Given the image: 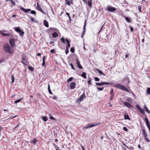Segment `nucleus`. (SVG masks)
Segmentation results:
<instances>
[{
    "mask_svg": "<svg viewBox=\"0 0 150 150\" xmlns=\"http://www.w3.org/2000/svg\"><path fill=\"white\" fill-rule=\"evenodd\" d=\"M4 50L6 52H9L10 54H11L12 52L10 51V47L9 45L7 43L4 44Z\"/></svg>",
    "mask_w": 150,
    "mask_h": 150,
    "instance_id": "nucleus-1",
    "label": "nucleus"
},
{
    "mask_svg": "<svg viewBox=\"0 0 150 150\" xmlns=\"http://www.w3.org/2000/svg\"><path fill=\"white\" fill-rule=\"evenodd\" d=\"M100 124V122L93 123H92V124H91V125H90L86 126L85 127H83V129L84 131H85L88 128L95 127V126H97Z\"/></svg>",
    "mask_w": 150,
    "mask_h": 150,
    "instance_id": "nucleus-2",
    "label": "nucleus"
},
{
    "mask_svg": "<svg viewBox=\"0 0 150 150\" xmlns=\"http://www.w3.org/2000/svg\"><path fill=\"white\" fill-rule=\"evenodd\" d=\"M115 87L118 88L124 91L127 92H128V89L126 87L122 85H120L118 84H115Z\"/></svg>",
    "mask_w": 150,
    "mask_h": 150,
    "instance_id": "nucleus-3",
    "label": "nucleus"
},
{
    "mask_svg": "<svg viewBox=\"0 0 150 150\" xmlns=\"http://www.w3.org/2000/svg\"><path fill=\"white\" fill-rule=\"evenodd\" d=\"M22 60L21 61V62L25 65H27L28 64V62L27 60L28 58L24 54H23L22 55Z\"/></svg>",
    "mask_w": 150,
    "mask_h": 150,
    "instance_id": "nucleus-4",
    "label": "nucleus"
},
{
    "mask_svg": "<svg viewBox=\"0 0 150 150\" xmlns=\"http://www.w3.org/2000/svg\"><path fill=\"white\" fill-rule=\"evenodd\" d=\"M105 9L108 10L109 11L111 12H113L115 11L116 9L115 8L109 5Z\"/></svg>",
    "mask_w": 150,
    "mask_h": 150,
    "instance_id": "nucleus-5",
    "label": "nucleus"
},
{
    "mask_svg": "<svg viewBox=\"0 0 150 150\" xmlns=\"http://www.w3.org/2000/svg\"><path fill=\"white\" fill-rule=\"evenodd\" d=\"M75 61L77 66L80 69H82L83 68L81 65L80 62L79 60V58L77 57H76L75 58Z\"/></svg>",
    "mask_w": 150,
    "mask_h": 150,
    "instance_id": "nucleus-6",
    "label": "nucleus"
},
{
    "mask_svg": "<svg viewBox=\"0 0 150 150\" xmlns=\"http://www.w3.org/2000/svg\"><path fill=\"white\" fill-rule=\"evenodd\" d=\"M86 21L85 20V23L84 24V25H83V31L82 33V34L81 35V38H83V36L85 34V33L86 31V29H85V27L86 25Z\"/></svg>",
    "mask_w": 150,
    "mask_h": 150,
    "instance_id": "nucleus-7",
    "label": "nucleus"
},
{
    "mask_svg": "<svg viewBox=\"0 0 150 150\" xmlns=\"http://www.w3.org/2000/svg\"><path fill=\"white\" fill-rule=\"evenodd\" d=\"M96 84L97 86H102L104 84L108 85V84H110V83H106V82H102L100 83H96Z\"/></svg>",
    "mask_w": 150,
    "mask_h": 150,
    "instance_id": "nucleus-8",
    "label": "nucleus"
},
{
    "mask_svg": "<svg viewBox=\"0 0 150 150\" xmlns=\"http://www.w3.org/2000/svg\"><path fill=\"white\" fill-rule=\"evenodd\" d=\"M145 121L146 122V126L149 129V131H150V125L149 122V121L148 120V119L147 118H145L144 119Z\"/></svg>",
    "mask_w": 150,
    "mask_h": 150,
    "instance_id": "nucleus-9",
    "label": "nucleus"
},
{
    "mask_svg": "<svg viewBox=\"0 0 150 150\" xmlns=\"http://www.w3.org/2000/svg\"><path fill=\"white\" fill-rule=\"evenodd\" d=\"M9 42L11 47H13L15 45V40L14 39H10Z\"/></svg>",
    "mask_w": 150,
    "mask_h": 150,
    "instance_id": "nucleus-10",
    "label": "nucleus"
},
{
    "mask_svg": "<svg viewBox=\"0 0 150 150\" xmlns=\"http://www.w3.org/2000/svg\"><path fill=\"white\" fill-rule=\"evenodd\" d=\"M20 8L23 11L26 13L30 12L31 11V9H30L28 8L27 9H25L23 7H20Z\"/></svg>",
    "mask_w": 150,
    "mask_h": 150,
    "instance_id": "nucleus-11",
    "label": "nucleus"
},
{
    "mask_svg": "<svg viewBox=\"0 0 150 150\" xmlns=\"http://www.w3.org/2000/svg\"><path fill=\"white\" fill-rule=\"evenodd\" d=\"M15 30L17 32L20 33L21 35H23L24 34V32L23 31H21L20 29L18 28H17L15 29Z\"/></svg>",
    "mask_w": 150,
    "mask_h": 150,
    "instance_id": "nucleus-12",
    "label": "nucleus"
},
{
    "mask_svg": "<svg viewBox=\"0 0 150 150\" xmlns=\"http://www.w3.org/2000/svg\"><path fill=\"white\" fill-rule=\"evenodd\" d=\"M125 105L129 108H132V106L129 103L127 102L124 103Z\"/></svg>",
    "mask_w": 150,
    "mask_h": 150,
    "instance_id": "nucleus-13",
    "label": "nucleus"
},
{
    "mask_svg": "<svg viewBox=\"0 0 150 150\" xmlns=\"http://www.w3.org/2000/svg\"><path fill=\"white\" fill-rule=\"evenodd\" d=\"M86 96L85 95V93H83L82 95L79 99H78L80 101H82L83 99L84 98H86Z\"/></svg>",
    "mask_w": 150,
    "mask_h": 150,
    "instance_id": "nucleus-14",
    "label": "nucleus"
},
{
    "mask_svg": "<svg viewBox=\"0 0 150 150\" xmlns=\"http://www.w3.org/2000/svg\"><path fill=\"white\" fill-rule=\"evenodd\" d=\"M75 86V83L74 82H71L70 85V88L71 89H73Z\"/></svg>",
    "mask_w": 150,
    "mask_h": 150,
    "instance_id": "nucleus-15",
    "label": "nucleus"
},
{
    "mask_svg": "<svg viewBox=\"0 0 150 150\" xmlns=\"http://www.w3.org/2000/svg\"><path fill=\"white\" fill-rule=\"evenodd\" d=\"M92 0H88V4L89 6L90 7H92Z\"/></svg>",
    "mask_w": 150,
    "mask_h": 150,
    "instance_id": "nucleus-16",
    "label": "nucleus"
},
{
    "mask_svg": "<svg viewBox=\"0 0 150 150\" xmlns=\"http://www.w3.org/2000/svg\"><path fill=\"white\" fill-rule=\"evenodd\" d=\"M44 24L46 27H48V22L46 20H45L44 21Z\"/></svg>",
    "mask_w": 150,
    "mask_h": 150,
    "instance_id": "nucleus-17",
    "label": "nucleus"
},
{
    "mask_svg": "<svg viewBox=\"0 0 150 150\" xmlns=\"http://www.w3.org/2000/svg\"><path fill=\"white\" fill-rule=\"evenodd\" d=\"M1 35L3 36H10L11 34L9 33H1Z\"/></svg>",
    "mask_w": 150,
    "mask_h": 150,
    "instance_id": "nucleus-18",
    "label": "nucleus"
},
{
    "mask_svg": "<svg viewBox=\"0 0 150 150\" xmlns=\"http://www.w3.org/2000/svg\"><path fill=\"white\" fill-rule=\"evenodd\" d=\"M23 97L22 98H21L15 101H14V103H15L16 104L20 102L23 99Z\"/></svg>",
    "mask_w": 150,
    "mask_h": 150,
    "instance_id": "nucleus-19",
    "label": "nucleus"
},
{
    "mask_svg": "<svg viewBox=\"0 0 150 150\" xmlns=\"http://www.w3.org/2000/svg\"><path fill=\"white\" fill-rule=\"evenodd\" d=\"M81 76L84 79L86 78V74L85 72H83L82 74L81 75Z\"/></svg>",
    "mask_w": 150,
    "mask_h": 150,
    "instance_id": "nucleus-20",
    "label": "nucleus"
},
{
    "mask_svg": "<svg viewBox=\"0 0 150 150\" xmlns=\"http://www.w3.org/2000/svg\"><path fill=\"white\" fill-rule=\"evenodd\" d=\"M52 35L54 38H55L58 36V35L56 32H55L52 34Z\"/></svg>",
    "mask_w": 150,
    "mask_h": 150,
    "instance_id": "nucleus-21",
    "label": "nucleus"
},
{
    "mask_svg": "<svg viewBox=\"0 0 150 150\" xmlns=\"http://www.w3.org/2000/svg\"><path fill=\"white\" fill-rule=\"evenodd\" d=\"M66 41L67 43V48H70V42L69 40H67V39H66Z\"/></svg>",
    "mask_w": 150,
    "mask_h": 150,
    "instance_id": "nucleus-22",
    "label": "nucleus"
},
{
    "mask_svg": "<svg viewBox=\"0 0 150 150\" xmlns=\"http://www.w3.org/2000/svg\"><path fill=\"white\" fill-rule=\"evenodd\" d=\"M97 70L98 71V72L99 73L100 75H103V76H105V74L103 72L100 70H99L98 69H97Z\"/></svg>",
    "mask_w": 150,
    "mask_h": 150,
    "instance_id": "nucleus-23",
    "label": "nucleus"
},
{
    "mask_svg": "<svg viewBox=\"0 0 150 150\" xmlns=\"http://www.w3.org/2000/svg\"><path fill=\"white\" fill-rule=\"evenodd\" d=\"M144 108L145 109L146 111L148 113H149V110L147 108L145 105H144Z\"/></svg>",
    "mask_w": 150,
    "mask_h": 150,
    "instance_id": "nucleus-24",
    "label": "nucleus"
},
{
    "mask_svg": "<svg viewBox=\"0 0 150 150\" xmlns=\"http://www.w3.org/2000/svg\"><path fill=\"white\" fill-rule=\"evenodd\" d=\"M48 91H49V93L50 94H52V91L50 89V85L49 84H48Z\"/></svg>",
    "mask_w": 150,
    "mask_h": 150,
    "instance_id": "nucleus-25",
    "label": "nucleus"
},
{
    "mask_svg": "<svg viewBox=\"0 0 150 150\" xmlns=\"http://www.w3.org/2000/svg\"><path fill=\"white\" fill-rule=\"evenodd\" d=\"M65 2H66L65 4H67L69 6L70 5V1L68 0H65Z\"/></svg>",
    "mask_w": 150,
    "mask_h": 150,
    "instance_id": "nucleus-26",
    "label": "nucleus"
},
{
    "mask_svg": "<svg viewBox=\"0 0 150 150\" xmlns=\"http://www.w3.org/2000/svg\"><path fill=\"white\" fill-rule=\"evenodd\" d=\"M125 19L129 23L131 22V19L129 18L128 17H125Z\"/></svg>",
    "mask_w": 150,
    "mask_h": 150,
    "instance_id": "nucleus-27",
    "label": "nucleus"
},
{
    "mask_svg": "<svg viewBox=\"0 0 150 150\" xmlns=\"http://www.w3.org/2000/svg\"><path fill=\"white\" fill-rule=\"evenodd\" d=\"M124 119H130V118L128 116V115H126V114H125L124 115Z\"/></svg>",
    "mask_w": 150,
    "mask_h": 150,
    "instance_id": "nucleus-28",
    "label": "nucleus"
},
{
    "mask_svg": "<svg viewBox=\"0 0 150 150\" xmlns=\"http://www.w3.org/2000/svg\"><path fill=\"white\" fill-rule=\"evenodd\" d=\"M146 93L147 94H150V88L149 87L147 88Z\"/></svg>",
    "mask_w": 150,
    "mask_h": 150,
    "instance_id": "nucleus-29",
    "label": "nucleus"
},
{
    "mask_svg": "<svg viewBox=\"0 0 150 150\" xmlns=\"http://www.w3.org/2000/svg\"><path fill=\"white\" fill-rule=\"evenodd\" d=\"M92 80V79L89 78L88 81V84L89 85H91V80Z\"/></svg>",
    "mask_w": 150,
    "mask_h": 150,
    "instance_id": "nucleus-30",
    "label": "nucleus"
},
{
    "mask_svg": "<svg viewBox=\"0 0 150 150\" xmlns=\"http://www.w3.org/2000/svg\"><path fill=\"white\" fill-rule=\"evenodd\" d=\"M136 107L137 109L139 110H141V108L140 107V106L138 104L137 105H136Z\"/></svg>",
    "mask_w": 150,
    "mask_h": 150,
    "instance_id": "nucleus-31",
    "label": "nucleus"
},
{
    "mask_svg": "<svg viewBox=\"0 0 150 150\" xmlns=\"http://www.w3.org/2000/svg\"><path fill=\"white\" fill-rule=\"evenodd\" d=\"M37 8L38 9V10H41L42 8L40 7V5L39 4H37Z\"/></svg>",
    "mask_w": 150,
    "mask_h": 150,
    "instance_id": "nucleus-32",
    "label": "nucleus"
},
{
    "mask_svg": "<svg viewBox=\"0 0 150 150\" xmlns=\"http://www.w3.org/2000/svg\"><path fill=\"white\" fill-rule=\"evenodd\" d=\"M42 119L44 121H47V118L46 116L43 117Z\"/></svg>",
    "mask_w": 150,
    "mask_h": 150,
    "instance_id": "nucleus-33",
    "label": "nucleus"
},
{
    "mask_svg": "<svg viewBox=\"0 0 150 150\" xmlns=\"http://www.w3.org/2000/svg\"><path fill=\"white\" fill-rule=\"evenodd\" d=\"M61 41L62 42L64 43H65V40L64 38H62L60 39Z\"/></svg>",
    "mask_w": 150,
    "mask_h": 150,
    "instance_id": "nucleus-34",
    "label": "nucleus"
},
{
    "mask_svg": "<svg viewBox=\"0 0 150 150\" xmlns=\"http://www.w3.org/2000/svg\"><path fill=\"white\" fill-rule=\"evenodd\" d=\"M11 79L12 80V83L14 81V77L13 75L11 76Z\"/></svg>",
    "mask_w": 150,
    "mask_h": 150,
    "instance_id": "nucleus-35",
    "label": "nucleus"
},
{
    "mask_svg": "<svg viewBox=\"0 0 150 150\" xmlns=\"http://www.w3.org/2000/svg\"><path fill=\"white\" fill-rule=\"evenodd\" d=\"M31 13L32 14H33L36 15V12L35 11H33V10L31 11Z\"/></svg>",
    "mask_w": 150,
    "mask_h": 150,
    "instance_id": "nucleus-36",
    "label": "nucleus"
},
{
    "mask_svg": "<svg viewBox=\"0 0 150 150\" xmlns=\"http://www.w3.org/2000/svg\"><path fill=\"white\" fill-rule=\"evenodd\" d=\"M70 51L71 52L73 53L74 52V49L73 47H71L70 49Z\"/></svg>",
    "mask_w": 150,
    "mask_h": 150,
    "instance_id": "nucleus-37",
    "label": "nucleus"
},
{
    "mask_svg": "<svg viewBox=\"0 0 150 150\" xmlns=\"http://www.w3.org/2000/svg\"><path fill=\"white\" fill-rule=\"evenodd\" d=\"M94 79L96 81H98L99 80V79L97 77H95Z\"/></svg>",
    "mask_w": 150,
    "mask_h": 150,
    "instance_id": "nucleus-38",
    "label": "nucleus"
},
{
    "mask_svg": "<svg viewBox=\"0 0 150 150\" xmlns=\"http://www.w3.org/2000/svg\"><path fill=\"white\" fill-rule=\"evenodd\" d=\"M73 79H72V77H70V78H69L67 80V81L68 82H69L70 81H72Z\"/></svg>",
    "mask_w": 150,
    "mask_h": 150,
    "instance_id": "nucleus-39",
    "label": "nucleus"
},
{
    "mask_svg": "<svg viewBox=\"0 0 150 150\" xmlns=\"http://www.w3.org/2000/svg\"><path fill=\"white\" fill-rule=\"evenodd\" d=\"M97 89L99 91H101L103 90V88L98 87Z\"/></svg>",
    "mask_w": 150,
    "mask_h": 150,
    "instance_id": "nucleus-40",
    "label": "nucleus"
},
{
    "mask_svg": "<svg viewBox=\"0 0 150 150\" xmlns=\"http://www.w3.org/2000/svg\"><path fill=\"white\" fill-rule=\"evenodd\" d=\"M43 62L42 64V66H44L45 65V60H42Z\"/></svg>",
    "mask_w": 150,
    "mask_h": 150,
    "instance_id": "nucleus-41",
    "label": "nucleus"
},
{
    "mask_svg": "<svg viewBox=\"0 0 150 150\" xmlns=\"http://www.w3.org/2000/svg\"><path fill=\"white\" fill-rule=\"evenodd\" d=\"M28 69H29V70H30L32 71L33 70V69L32 67H31V66L29 67H28Z\"/></svg>",
    "mask_w": 150,
    "mask_h": 150,
    "instance_id": "nucleus-42",
    "label": "nucleus"
},
{
    "mask_svg": "<svg viewBox=\"0 0 150 150\" xmlns=\"http://www.w3.org/2000/svg\"><path fill=\"white\" fill-rule=\"evenodd\" d=\"M36 139L35 138L32 141V143H33L34 144H35L36 143Z\"/></svg>",
    "mask_w": 150,
    "mask_h": 150,
    "instance_id": "nucleus-43",
    "label": "nucleus"
},
{
    "mask_svg": "<svg viewBox=\"0 0 150 150\" xmlns=\"http://www.w3.org/2000/svg\"><path fill=\"white\" fill-rule=\"evenodd\" d=\"M139 111L142 114H144V111L142 110V108L141 109V110H139Z\"/></svg>",
    "mask_w": 150,
    "mask_h": 150,
    "instance_id": "nucleus-44",
    "label": "nucleus"
},
{
    "mask_svg": "<svg viewBox=\"0 0 150 150\" xmlns=\"http://www.w3.org/2000/svg\"><path fill=\"white\" fill-rule=\"evenodd\" d=\"M70 65L71 66V68L72 69H73L74 70L75 69L74 68L73 65L72 64H70Z\"/></svg>",
    "mask_w": 150,
    "mask_h": 150,
    "instance_id": "nucleus-45",
    "label": "nucleus"
},
{
    "mask_svg": "<svg viewBox=\"0 0 150 150\" xmlns=\"http://www.w3.org/2000/svg\"><path fill=\"white\" fill-rule=\"evenodd\" d=\"M142 131L143 133L144 134H146V130L145 129H143L142 130Z\"/></svg>",
    "mask_w": 150,
    "mask_h": 150,
    "instance_id": "nucleus-46",
    "label": "nucleus"
},
{
    "mask_svg": "<svg viewBox=\"0 0 150 150\" xmlns=\"http://www.w3.org/2000/svg\"><path fill=\"white\" fill-rule=\"evenodd\" d=\"M110 94L111 95H113V89L112 88L111 89V91L110 92Z\"/></svg>",
    "mask_w": 150,
    "mask_h": 150,
    "instance_id": "nucleus-47",
    "label": "nucleus"
},
{
    "mask_svg": "<svg viewBox=\"0 0 150 150\" xmlns=\"http://www.w3.org/2000/svg\"><path fill=\"white\" fill-rule=\"evenodd\" d=\"M123 129L125 131H128V129H127V128L125 127H123Z\"/></svg>",
    "mask_w": 150,
    "mask_h": 150,
    "instance_id": "nucleus-48",
    "label": "nucleus"
},
{
    "mask_svg": "<svg viewBox=\"0 0 150 150\" xmlns=\"http://www.w3.org/2000/svg\"><path fill=\"white\" fill-rule=\"evenodd\" d=\"M145 139L147 142H150L149 140V139L148 138H147V137L144 138Z\"/></svg>",
    "mask_w": 150,
    "mask_h": 150,
    "instance_id": "nucleus-49",
    "label": "nucleus"
},
{
    "mask_svg": "<svg viewBox=\"0 0 150 150\" xmlns=\"http://www.w3.org/2000/svg\"><path fill=\"white\" fill-rule=\"evenodd\" d=\"M69 52V50L68 49V48H67L65 51V53L66 54H67Z\"/></svg>",
    "mask_w": 150,
    "mask_h": 150,
    "instance_id": "nucleus-50",
    "label": "nucleus"
},
{
    "mask_svg": "<svg viewBox=\"0 0 150 150\" xmlns=\"http://www.w3.org/2000/svg\"><path fill=\"white\" fill-rule=\"evenodd\" d=\"M113 97H114V95H111V96L110 97V100H111Z\"/></svg>",
    "mask_w": 150,
    "mask_h": 150,
    "instance_id": "nucleus-51",
    "label": "nucleus"
},
{
    "mask_svg": "<svg viewBox=\"0 0 150 150\" xmlns=\"http://www.w3.org/2000/svg\"><path fill=\"white\" fill-rule=\"evenodd\" d=\"M30 19L32 21L34 22V18L32 17H31Z\"/></svg>",
    "mask_w": 150,
    "mask_h": 150,
    "instance_id": "nucleus-52",
    "label": "nucleus"
},
{
    "mask_svg": "<svg viewBox=\"0 0 150 150\" xmlns=\"http://www.w3.org/2000/svg\"><path fill=\"white\" fill-rule=\"evenodd\" d=\"M130 30L132 32L133 31V28L132 26H130Z\"/></svg>",
    "mask_w": 150,
    "mask_h": 150,
    "instance_id": "nucleus-53",
    "label": "nucleus"
},
{
    "mask_svg": "<svg viewBox=\"0 0 150 150\" xmlns=\"http://www.w3.org/2000/svg\"><path fill=\"white\" fill-rule=\"evenodd\" d=\"M66 14L68 16V17H69V18H70V16H69V14L67 12L66 13Z\"/></svg>",
    "mask_w": 150,
    "mask_h": 150,
    "instance_id": "nucleus-54",
    "label": "nucleus"
},
{
    "mask_svg": "<svg viewBox=\"0 0 150 150\" xmlns=\"http://www.w3.org/2000/svg\"><path fill=\"white\" fill-rule=\"evenodd\" d=\"M50 52L52 53H53L54 52V50H50Z\"/></svg>",
    "mask_w": 150,
    "mask_h": 150,
    "instance_id": "nucleus-55",
    "label": "nucleus"
},
{
    "mask_svg": "<svg viewBox=\"0 0 150 150\" xmlns=\"http://www.w3.org/2000/svg\"><path fill=\"white\" fill-rule=\"evenodd\" d=\"M141 7L140 6H139L138 8V10L140 12H141Z\"/></svg>",
    "mask_w": 150,
    "mask_h": 150,
    "instance_id": "nucleus-56",
    "label": "nucleus"
},
{
    "mask_svg": "<svg viewBox=\"0 0 150 150\" xmlns=\"http://www.w3.org/2000/svg\"><path fill=\"white\" fill-rule=\"evenodd\" d=\"M11 2L14 5V6L15 5H16L15 3L13 1H12Z\"/></svg>",
    "mask_w": 150,
    "mask_h": 150,
    "instance_id": "nucleus-57",
    "label": "nucleus"
},
{
    "mask_svg": "<svg viewBox=\"0 0 150 150\" xmlns=\"http://www.w3.org/2000/svg\"><path fill=\"white\" fill-rule=\"evenodd\" d=\"M50 119L51 120H54V118L52 116L50 117Z\"/></svg>",
    "mask_w": 150,
    "mask_h": 150,
    "instance_id": "nucleus-58",
    "label": "nucleus"
},
{
    "mask_svg": "<svg viewBox=\"0 0 150 150\" xmlns=\"http://www.w3.org/2000/svg\"><path fill=\"white\" fill-rule=\"evenodd\" d=\"M46 57L45 56H44L42 57V60H45V59H46Z\"/></svg>",
    "mask_w": 150,
    "mask_h": 150,
    "instance_id": "nucleus-59",
    "label": "nucleus"
},
{
    "mask_svg": "<svg viewBox=\"0 0 150 150\" xmlns=\"http://www.w3.org/2000/svg\"><path fill=\"white\" fill-rule=\"evenodd\" d=\"M144 138L147 137V134H144Z\"/></svg>",
    "mask_w": 150,
    "mask_h": 150,
    "instance_id": "nucleus-60",
    "label": "nucleus"
},
{
    "mask_svg": "<svg viewBox=\"0 0 150 150\" xmlns=\"http://www.w3.org/2000/svg\"><path fill=\"white\" fill-rule=\"evenodd\" d=\"M50 44H54V42L53 41H51L50 42Z\"/></svg>",
    "mask_w": 150,
    "mask_h": 150,
    "instance_id": "nucleus-61",
    "label": "nucleus"
},
{
    "mask_svg": "<svg viewBox=\"0 0 150 150\" xmlns=\"http://www.w3.org/2000/svg\"><path fill=\"white\" fill-rule=\"evenodd\" d=\"M41 55V54L40 53H38L37 54V56H40Z\"/></svg>",
    "mask_w": 150,
    "mask_h": 150,
    "instance_id": "nucleus-62",
    "label": "nucleus"
},
{
    "mask_svg": "<svg viewBox=\"0 0 150 150\" xmlns=\"http://www.w3.org/2000/svg\"><path fill=\"white\" fill-rule=\"evenodd\" d=\"M128 57V55L127 54H126L125 56V57L126 58H127V57Z\"/></svg>",
    "mask_w": 150,
    "mask_h": 150,
    "instance_id": "nucleus-63",
    "label": "nucleus"
},
{
    "mask_svg": "<svg viewBox=\"0 0 150 150\" xmlns=\"http://www.w3.org/2000/svg\"><path fill=\"white\" fill-rule=\"evenodd\" d=\"M81 147L82 149V150H84V148H83V147L82 146H81Z\"/></svg>",
    "mask_w": 150,
    "mask_h": 150,
    "instance_id": "nucleus-64",
    "label": "nucleus"
}]
</instances>
